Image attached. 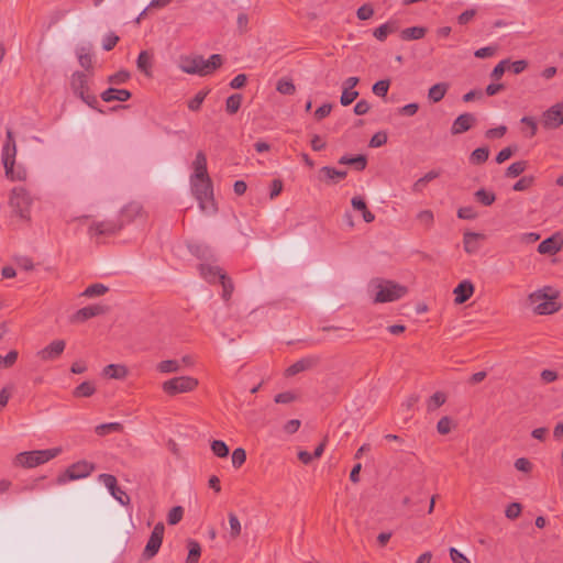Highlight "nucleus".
<instances>
[{
    "label": "nucleus",
    "instance_id": "9d476101",
    "mask_svg": "<svg viewBox=\"0 0 563 563\" xmlns=\"http://www.w3.org/2000/svg\"><path fill=\"white\" fill-rule=\"evenodd\" d=\"M73 91L89 107L95 108L97 97L89 93L88 78L84 73H74L70 79Z\"/></svg>",
    "mask_w": 563,
    "mask_h": 563
},
{
    "label": "nucleus",
    "instance_id": "f8f14e48",
    "mask_svg": "<svg viewBox=\"0 0 563 563\" xmlns=\"http://www.w3.org/2000/svg\"><path fill=\"white\" fill-rule=\"evenodd\" d=\"M544 130H556L563 125V102H555L541 114Z\"/></svg>",
    "mask_w": 563,
    "mask_h": 563
},
{
    "label": "nucleus",
    "instance_id": "6e6d98bb",
    "mask_svg": "<svg viewBox=\"0 0 563 563\" xmlns=\"http://www.w3.org/2000/svg\"><path fill=\"white\" fill-rule=\"evenodd\" d=\"M207 91H199L191 100L188 102V108L192 111L199 110L203 100L207 97Z\"/></svg>",
    "mask_w": 563,
    "mask_h": 563
},
{
    "label": "nucleus",
    "instance_id": "7ed1b4c3",
    "mask_svg": "<svg viewBox=\"0 0 563 563\" xmlns=\"http://www.w3.org/2000/svg\"><path fill=\"white\" fill-rule=\"evenodd\" d=\"M190 188L192 195L199 203L200 210L206 214L217 212V205L213 197V187L209 176L194 178L190 177Z\"/></svg>",
    "mask_w": 563,
    "mask_h": 563
},
{
    "label": "nucleus",
    "instance_id": "412c9836",
    "mask_svg": "<svg viewBox=\"0 0 563 563\" xmlns=\"http://www.w3.org/2000/svg\"><path fill=\"white\" fill-rule=\"evenodd\" d=\"M129 369L123 364H110L102 371V375L112 379H123L128 376Z\"/></svg>",
    "mask_w": 563,
    "mask_h": 563
},
{
    "label": "nucleus",
    "instance_id": "f3484780",
    "mask_svg": "<svg viewBox=\"0 0 563 563\" xmlns=\"http://www.w3.org/2000/svg\"><path fill=\"white\" fill-rule=\"evenodd\" d=\"M106 312V307L102 305H92L88 307H84L76 311L73 316L74 322H84L92 317L102 314Z\"/></svg>",
    "mask_w": 563,
    "mask_h": 563
},
{
    "label": "nucleus",
    "instance_id": "4d7b16f0",
    "mask_svg": "<svg viewBox=\"0 0 563 563\" xmlns=\"http://www.w3.org/2000/svg\"><path fill=\"white\" fill-rule=\"evenodd\" d=\"M232 465L234 467H240L246 460V453L242 448H238L232 453Z\"/></svg>",
    "mask_w": 563,
    "mask_h": 563
},
{
    "label": "nucleus",
    "instance_id": "c9c22d12",
    "mask_svg": "<svg viewBox=\"0 0 563 563\" xmlns=\"http://www.w3.org/2000/svg\"><path fill=\"white\" fill-rule=\"evenodd\" d=\"M474 196L484 206H490L496 200L495 194L486 189H478Z\"/></svg>",
    "mask_w": 563,
    "mask_h": 563
},
{
    "label": "nucleus",
    "instance_id": "09e8293b",
    "mask_svg": "<svg viewBox=\"0 0 563 563\" xmlns=\"http://www.w3.org/2000/svg\"><path fill=\"white\" fill-rule=\"evenodd\" d=\"M357 97H358L357 90L342 89L340 102L342 106L346 107V106L351 104Z\"/></svg>",
    "mask_w": 563,
    "mask_h": 563
},
{
    "label": "nucleus",
    "instance_id": "20e7f679",
    "mask_svg": "<svg viewBox=\"0 0 563 563\" xmlns=\"http://www.w3.org/2000/svg\"><path fill=\"white\" fill-rule=\"evenodd\" d=\"M368 292L375 302H390L400 299L407 292L402 285L390 280L375 279L368 284Z\"/></svg>",
    "mask_w": 563,
    "mask_h": 563
},
{
    "label": "nucleus",
    "instance_id": "ea45409f",
    "mask_svg": "<svg viewBox=\"0 0 563 563\" xmlns=\"http://www.w3.org/2000/svg\"><path fill=\"white\" fill-rule=\"evenodd\" d=\"M211 451L218 457H227L229 455V448L221 440L212 441V443H211Z\"/></svg>",
    "mask_w": 563,
    "mask_h": 563
},
{
    "label": "nucleus",
    "instance_id": "a18cd8bd",
    "mask_svg": "<svg viewBox=\"0 0 563 563\" xmlns=\"http://www.w3.org/2000/svg\"><path fill=\"white\" fill-rule=\"evenodd\" d=\"M109 494L122 506H128L131 501L129 495L118 486Z\"/></svg>",
    "mask_w": 563,
    "mask_h": 563
},
{
    "label": "nucleus",
    "instance_id": "4c0bfd02",
    "mask_svg": "<svg viewBox=\"0 0 563 563\" xmlns=\"http://www.w3.org/2000/svg\"><path fill=\"white\" fill-rule=\"evenodd\" d=\"M19 357V353L15 350L9 351L5 355H0V369L12 367Z\"/></svg>",
    "mask_w": 563,
    "mask_h": 563
},
{
    "label": "nucleus",
    "instance_id": "c756f323",
    "mask_svg": "<svg viewBox=\"0 0 563 563\" xmlns=\"http://www.w3.org/2000/svg\"><path fill=\"white\" fill-rule=\"evenodd\" d=\"M136 64L137 68L142 73H144L146 76H151L152 59L147 52L143 51L139 54Z\"/></svg>",
    "mask_w": 563,
    "mask_h": 563
},
{
    "label": "nucleus",
    "instance_id": "2eb2a0df",
    "mask_svg": "<svg viewBox=\"0 0 563 563\" xmlns=\"http://www.w3.org/2000/svg\"><path fill=\"white\" fill-rule=\"evenodd\" d=\"M485 240L483 233L466 231L463 234V249L467 254H476L482 247V243Z\"/></svg>",
    "mask_w": 563,
    "mask_h": 563
},
{
    "label": "nucleus",
    "instance_id": "39448f33",
    "mask_svg": "<svg viewBox=\"0 0 563 563\" xmlns=\"http://www.w3.org/2000/svg\"><path fill=\"white\" fill-rule=\"evenodd\" d=\"M63 448L56 446L45 450L25 451L16 454L13 459L15 466L33 468L45 464L62 454Z\"/></svg>",
    "mask_w": 563,
    "mask_h": 563
},
{
    "label": "nucleus",
    "instance_id": "e433bc0d",
    "mask_svg": "<svg viewBox=\"0 0 563 563\" xmlns=\"http://www.w3.org/2000/svg\"><path fill=\"white\" fill-rule=\"evenodd\" d=\"M489 150L487 147H478L474 150L470 156V162L474 165L482 164L487 161Z\"/></svg>",
    "mask_w": 563,
    "mask_h": 563
},
{
    "label": "nucleus",
    "instance_id": "aec40b11",
    "mask_svg": "<svg viewBox=\"0 0 563 563\" xmlns=\"http://www.w3.org/2000/svg\"><path fill=\"white\" fill-rule=\"evenodd\" d=\"M131 98V92L126 89L108 88L101 93L104 102L126 101Z\"/></svg>",
    "mask_w": 563,
    "mask_h": 563
},
{
    "label": "nucleus",
    "instance_id": "774afa93",
    "mask_svg": "<svg viewBox=\"0 0 563 563\" xmlns=\"http://www.w3.org/2000/svg\"><path fill=\"white\" fill-rule=\"evenodd\" d=\"M508 65H509V60H507V59L499 62L494 67L493 71H492V77L495 79H499L506 71V68L508 67Z\"/></svg>",
    "mask_w": 563,
    "mask_h": 563
},
{
    "label": "nucleus",
    "instance_id": "680f3d73",
    "mask_svg": "<svg viewBox=\"0 0 563 563\" xmlns=\"http://www.w3.org/2000/svg\"><path fill=\"white\" fill-rule=\"evenodd\" d=\"M297 398L296 393L294 391H284L280 394H277L274 398L275 402L277 404H289L294 401Z\"/></svg>",
    "mask_w": 563,
    "mask_h": 563
},
{
    "label": "nucleus",
    "instance_id": "c85d7f7f",
    "mask_svg": "<svg viewBox=\"0 0 563 563\" xmlns=\"http://www.w3.org/2000/svg\"><path fill=\"white\" fill-rule=\"evenodd\" d=\"M156 369L162 374H170L180 371V363L176 360H165L156 365Z\"/></svg>",
    "mask_w": 563,
    "mask_h": 563
},
{
    "label": "nucleus",
    "instance_id": "052dcab7",
    "mask_svg": "<svg viewBox=\"0 0 563 563\" xmlns=\"http://www.w3.org/2000/svg\"><path fill=\"white\" fill-rule=\"evenodd\" d=\"M130 74L126 70H120L111 76H109L108 81L110 84H124L129 80Z\"/></svg>",
    "mask_w": 563,
    "mask_h": 563
},
{
    "label": "nucleus",
    "instance_id": "72a5a7b5",
    "mask_svg": "<svg viewBox=\"0 0 563 563\" xmlns=\"http://www.w3.org/2000/svg\"><path fill=\"white\" fill-rule=\"evenodd\" d=\"M96 393V387L91 382H84L74 389L75 397H90Z\"/></svg>",
    "mask_w": 563,
    "mask_h": 563
},
{
    "label": "nucleus",
    "instance_id": "4be33fe9",
    "mask_svg": "<svg viewBox=\"0 0 563 563\" xmlns=\"http://www.w3.org/2000/svg\"><path fill=\"white\" fill-rule=\"evenodd\" d=\"M192 174L190 177L195 179L198 177L209 176L207 172V157L202 152H198L195 161L192 162Z\"/></svg>",
    "mask_w": 563,
    "mask_h": 563
},
{
    "label": "nucleus",
    "instance_id": "bf43d9fd",
    "mask_svg": "<svg viewBox=\"0 0 563 563\" xmlns=\"http://www.w3.org/2000/svg\"><path fill=\"white\" fill-rule=\"evenodd\" d=\"M526 169V163L525 162H515L507 168V176L516 177L519 176L521 173H523Z\"/></svg>",
    "mask_w": 563,
    "mask_h": 563
},
{
    "label": "nucleus",
    "instance_id": "79ce46f5",
    "mask_svg": "<svg viewBox=\"0 0 563 563\" xmlns=\"http://www.w3.org/2000/svg\"><path fill=\"white\" fill-rule=\"evenodd\" d=\"M242 103V96L239 93L232 95L227 99L225 109L229 113H235Z\"/></svg>",
    "mask_w": 563,
    "mask_h": 563
},
{
    "label": "nucleus",
    "instance_id": "6ab92c4d",
    "mask_svg": "<svg viewBox=\"0 0 563 563\" xmlns=\"http://www.w3.org/2000/svg\"><path fill=\"white\" fill-rule=\"evenodd\" d=\"M474 292V286L470 280L461 282L453 290L454 301L457 305H461L468 300Z\"/></svg>",
    "mask_w": 563,
    "mask_h": 563
},
{
    "label": "nucleus",
    "instance_id": "a19ab883",
    "mask_svg": "<svg viewBox=\"0 0 563 563\" xmlns=\"http://www.w3.org/2000/svg\"><path fill=\"white\" fill-rule=\"evenodd\" d=\"M98 482L101 483L109 493L118 486L117 478L113 475L107 473L100 474L98 476Z\"/></svg>",
    "mask_w": 563,
    "mask_h": 563
},
{
    "label": "nucleus",
    "instance_id": "49530a36",
    "mask_svg": "<svg viewBox=\"0 0 563 563\" xmlns=\"http://www.w3.org/2000/svg\"><path fill=\"white\" fill-rule=\"evenodd\" d=\"M276 89L278 92H280L283 95H292L296 90V87L292 84V81H290L288 79H280L277 82Z\"/></svg>",
    "mask_w": 563,
    "mask_h": 563
},
{
    "label": "nucleus",
    "instance_id": "2f4dec72",
    "mask_svg": "<svg viewBox=\"0 0 563 563\" xmlns=\"http://www.w3.org/2000/svg\"><path fill=\"white\" fill-rule=\"evenodd\" d=\"M121 430L122 424L120 422L101 423L95 428V432L100 437H103L112 432H120Z\"/></svg>",
    "mask_w": 563,
    "mask_h": 563
},
{
    "label": "nucleus",
    "instance_id": "a211bd4d",
    "mask_svg": "<svg viewBox=\"0 0 563 563\" xmlns=\"http://www.w3.org/2000/svg\"><path fill=\"white\" fill-rule=\"evenodd\" d=\"M476 119L472 113H463L459 115L451 128L452 134H461L468 131L475 123Z\"/></svg>",
    "mask_w": 563,
    "mask_h": 563
},
{
    "label": "nucleus",
    "instance_id": "4468645a",
    "mask_svg": "<svg viewBox=\"0 0 563 563\" xmlns=\"http://www.w3.org/2000/svg\"><path fill=\"white\" fill-rule=\"evenodd\" d=\"M65 347L66 342L64 340H54L37 352V357L44 362L57 360L63 354Z\"/></svg>",
    "mask_w": 563,
    "mask_h": 563
},
{
    "label": "nucleus",
    "instance_id": "1a4fd4ad",
    "mask_svg": "<svg viewBox=\"0 0 563 563\" xmlns=\"http://www.w3.org/2000/svg\"><path fill=\"white\" fill-rule=\"evenodd\" d=\"M32 198L30 194L23 188H15L12 190L10 198V206L13 212L21 219H29Z\"/></svg>",
    "mask_w": 563,
    "mask_h": 563
},
{
    "label": "nucleus",
    "instance_id": "f03ea898",
    "mask_svg": "<svg viewBox=\"0 0 563 563\" xmlns=\"http://www.w3.org/2000/svg\"><path fill=\"white\" fill-rule=\"evenodd\" d=\"M560 291L552 286H544L529 295V305L538 314H551L561 309Z\"/></svg>",
    "mask_w": 563,
    "mask_h": 563
},
{
    "label": "nucleus",
    "instance_id": "f704fd0d",
    "mask_svg": "<svg viewBox=\"0 0 563 563\" xmlns=\"http://www.w3.org/2000/svg\"><path fill=\"white\" fill-rule=\"evenodd\" d=\"M228 518H229V526H230L229 537H230V539H236L241 534L242 525H241L239 518L236 517V515L233 512H230Z\"/></svg>",
    "mask_w": 563,
    "mask_h": 563
},
{
    "label": "nucleus",
    "instance_id": "cd10ccee",
    "mask_svg": "<svg viewBox=\"0 0 563 563\" xmlns=\"http://www.w3.org/2000/svg\"><path fill=\"white\" fill-rule=\"evenodd\" d=\"M439 176L440 172L438 170L428 172L427 174H424L422 177L415 181V184L412 185V191L421 192L429 181L438 178Z\"/></svg>",
    "mask_w": 563,
    "mask_h": 563
},
{
    "label": "nucleus",
    "instance_id": "37998d69",
    "mask_svg": "<svg viewBox=\"0 0 563 563\" xmlns=\"http://www.w3.org/2000/svg\"><path fill=\"white\" fill-rule=\"evenodd\" d=\"M107 290L108 288L103 284H93L84 290L82 296L97 297L103 295Z\"/></svg>",
    "mask_w": 563,
    "mask_h": 563
},
{
    "label": "nucleus",
    "instance_id": "a878e982",
    "mask_svg": "<svg viewBox=\"0 0 563 563\" xmlns=\"http://www.w3.org/2000/svg\"><path fill=\"white\" fill-rule=\"evenodd\" d=\"M449 89V85L445 82H439L433 85L428 90V98L432 102H439L442 100Z\"/></svg>",
    "mask_w": 563,
    "mask_h": 563
},
{
    "label": "nucleus",
    "instance_id": "473e14b6",
    "mask_svg": "<svg viewBox=\"0 0 563 563\" xmlns=\"http://www.w3.org/2000/svg\"><path fill=\"white\" fill-rule=\"evenodd\" d=\"M416 219L418 223L427 229L431 228L434 223V214L430 209L420 210Z\"/></svg>",
    "mask_w": 563,
    "mask_h": 563
},
{
    "label": "nucleus",
    "instance_id": "e2e57ef3",
    "mask_svg": "<svg viewBox=\"0 0 563 563\" xmlns=\"http://www.w3.org/2000/svg\"><path fill=\"white\" fill-rule=\"evenodd\" d=\"M449 554L453 563H471V561L455 548H450Z\"/></svg>",
    "mask_w": 563,
    "mask_h": 563
},
{
    "label": "nucleus",
    "instance_id": "3c124183",
    "mask_svg": "<svg viewBox=\"0 0 563 563\" xmlns=\"http://www.w3.org/2000/svg\"><path fill=\"white\" fill-rule=\"evenodd\" d=\"M477 216L476 210L471 206L462 207L457 210V217L463 220H474Z\"/></svg>",
    "mask_w": 563,
    "mask_h": 563
},
{
    "label": "nucleus",
    "instance_id": "58836bf2",
    "mask_svg": "<svg viewBox=\"0 0 563 563\" xmlns=\"http://www.w3.org/2000/svg\"><path fill=\"white\" fill-rule=\"evenodd\" d=\"M445 400H446V397L443 393H441V391L434 393L428 400V405H427L428 410L433 411V410L438 409L445 402Z\"/></svg>",
    "mask_w": 563,
    "mask_h": 563
},
{
    "label": "nucleus",
    "instance_id": "864d4df0",
    "mask_svg": "<svg viewBox=\"0 0 563 563\" xmlns=\"http://www.w3.org/2000/svg\"><path fill=\"white\" fill-rule=\"evenodd\" d=\"M515 468L522 473H530L533 468V464L526 457H519L515 461Z\"/></svg>",
    "mask_w": 563,
    "mask_h": 563
},
{
    "label": "nucleus",
    "instance_id": "9b49d317",
    "mask_svg": "<svg viewBox=\"0 0 563 563\" xmlns=\"http://www.w3.org/2000/svg\"><path fill=\"white\" fill-rule=\"evenodd\" d=\"M199 271H200V275L209 283L220 282L223 287V297L224 298L230 297V295L232 292V286L229 283V280H227L225 275L222 273V271L218 266L208 264V263H203L200 265Z\"/></svg>",
    "mask_w": 563,
    "mask_h": 563
},
{
    "label": "nucleus",
    "instance_id": "b1692460",
    "mask_svg": "<svg viewBox=\"0 0 563 563\" xmlns=\"http://www.w3.org/2000/svg\"><path fill=\"white\" fill-rule=\"evenodd\" d=\"M316 363V360L313 357H306L297 361L296 363L291 364L289 367H287L285 374L287 376H294L300 372H303L310 367H312Z\"/></svg>",
    "mask_w": 563,
    "mask_h": 563
},
{
    "label": "nucleus",
    "instance_id": "f257e3e1",
    "mask_svg": "<svg viewBox=\"0 0 563 563\" xmlns=\"http://www.w3.org/2000/svg\"><path fill=\"white\" fill-rule=\"evenodd\" d=\"M223 58L213 54L205 59L199 55H184L179 57L178 67L183 73L189 75L208 76L222 65Z\"/></svg>",
    "mask_w": 563,
    "mask_h": 563
},
{
    "label": "nucleus",
    "instance_id": "7c9ffc66",
    "mask_svg": "<svg viewBox=\"0 0 563 563\" xmlns=\"http://www.w3.org/2000/svg\"><path fill=\"white\" fill-rule=\"evenodd\" d=\"M201 555L200 544L195 540L188 541V556L186 563H198Z\"/></svg>",
    "mask_w": 563,
    "mask_h": 563
},
{
    "label": "nucleus",
    "instance_id": "de8ad7c7",
    "mask_svg": "<svg viewBox=\"0 0 563 563\" xmlns=\"http://www.w3.org/2000/svg\"><path fill=\"white\" fill-rule=\"evenodd\" d=\"M183 515H184L183 507H180V506L173 507L169 510L168 516H167L168 523L173 525V526L177 525L181 520Z\"/></svg>",
    "mask_w": 563,
    "mask_h": 563
},
{
    "label": "nucleus",
    "instance_id": "ddd939ff",
    "mask_svg": "<svg viewBox=\"0 0 563 563\" xmlns=\"http://www.w3.org/2000/svg\"><path fill=\"white\" fill-rule=\"evenodd\" d=\"M165 527L162 522L155 525L150 539L144 549V555L147 558H153L159 550L163 537H164Z\"/></svg>",
    "mask_w": 563,
    "mask_h": 563
},
{
    "label": "nucleus",
    "instance_id": "13d9d810",
    "mask_svg": "<svg viewBox=\"0 0 563 563\" xmlns=\"http://www.w3.org/2000/svg\"><path fill=\"white\" fill-rule=\"evenodd\" d=\"M520 514H521V505L519 503L509 504L505 510V516L511 520L518 518L520 516Z\"/></svg>",
    "mask_w": 563,
    "mask_h": 563
},
{
    "label": "nucleus",
    "instance_id": "69168bd1",
    "mask_svg": "<svg viewBox=\"0 0 563 563\" xmlns=\"http://www.w3.org/2000/svg\"><path fill=\"white\" fill-rule=\"evenodd\" d=\"M452 422L449 417H443L438 421L437 429L441 434H446L451 431Z\"/></svg>",
    "mask_w": 563,
    "mask_h": 563
},
{
    "label": "nucleus",
    "instance_id": "0e129e2a",
    "mask_svg": "<svg viewBox=\"0 0 563 563\" xmlns=\"http://www.w3.org/2000/svg\"><path fill=\"white\" fill-rule=\"evenodd\" d=\"M374 9L369 4L360 7L356 11V15L360 20H368L373 16Z\"/></svg>",
    "mask_w": 563,
    "mask_h": 563
},
{
    "label": "nucleus",
    "instance_id": "5701e85b",
    "mask_svg": "<svg viewBox=\"0 0 563 563\" xmlns=\"http://www.w3.org/2000/svg\"><path fill=\"white\" fill-rule=\"evenodd\" d=\"M398 30V24L395 20H388L386 23L379 25L374 30V36L378 41H385L387 36Z\"/></svg>",
    "mask_w": 563,
    "mask_h": 563
},
{
    "label": "nucleus",
    "instance_id": "603ef678",
    "mask_svg": "<svg viewBox=\"0 0 563 563\" xmlns=\"http://www.w3.org/2000/svg\"><path fill=\"white\" fill-rule=\"evenodd\" d=\"M339 162L341 164H357L360 169H363L366 166V159L363 155H357L355 157L342 156Z\"/></svg>",
    "mask_w": 563,
    "mask_h": 563
},
{
    "label": "nucleus",
    "instance_id": "393cba45",
    "mask_svg": "<svg viewBox=\"0 0 563 563\" xmlns=\"http://www.w3.org/2000/svg\"><path fill=\"white\" fill-rule=\"evenodd\" d=\"M320 178L327 183L335 181L336 179H342L346 176L345 170L335 169L330 166H324L319 170Z\"/></svg>",
    "mask_w": 563,
    "mask_h": 563
},
{
    "label": "nucleus",
    "instance_id": "6e6552de",
    "mask_svg": "<svg viewBox=\"0 0 563 563\" xmlns=\"http://www.w3.org/2000/svg\"><path fill=\"white\" fill-rule=\"evenodd\" d=\"M199 385V380L189 375H181L169 378L162 384V389L168 396L186 394L194 391Z\"/></svg>",
    "mask_w": 563,
    "mask_h": 563
},
{
    "label": "nucleus",
    "instance_id": "338daca9",
    "mask_svg": "<svg viewBox=\"0 0 563 563\" xmlns=\"http://www.w3.org/2000/svg\"><path fill=\"white\" fill-rule=\"evenodd\" d=\"M387 142V135L384 132H378L374 134L369 141V146L372 147H380Z\"/></svg>",
    "mask_w": 563,
    "mask_h": 563
},
{
    "label": "nucleus",
    "instance_id": "423d86ee",
    "mask_svg": "<svg viewBox=\"0 0 563 563\" xmlns=\"http://www.w3.org/2000/svg\"><path fill=\"white\" fill-rule=\"evenodd\" d=\"M1 154L5 176L11 180H24L26 178V170L22 167L15 168L16 146L10 129L7 130V141L2 146Z\"/></svg>",
    "mask_w": 563,
    "mask_h": 563
},
{
    "label": "nucleus",
    "instance_id": "dca6fc26",
    "mask_svg": "<svg viewBox=\"0 0 563 563\" xmlns=\"http://www.w3.org/2000/svg\"><path fill=\"white\" fill-rule=\"evenodd\" d=\"M563 247V238L560 234H554L543 240L538 245L540 254H555Z\"/></svg>",
    "mask_w": 563,
    "mask_h": 563
},
{
    "label": "nucleus",
    "instance_id": "bb28decb",
    "mask_svg": "<svg viewBox=\"0 0 563 563\" xmlns=\"http://www.w3.org/2000/svg\"><path fill=\"white\" fill-rule=\"evenodd\" d=\"M427 33V29L423 26L407 27L401 31L400 37L404 41H413L422 38Z\"/></svg>",
    "mask_w": 563,
    "mask_h": 563
},
{
    "label": "nucleus",
    "instance_id": "0eeeda50",
    "mask_svg": "<svg viewBox=\"0 0 563 563\" xmlns=\"http://www.w3.org/2000/svg\"><path fill=\"white\" fill-rule=\"evenodd\" d=\"M95 470V463L87 460H79L70 464L64 472L58 474L56 477V484L63 486L74 481L87 478L93 473Z\"/></svg>",
    "mask_w": 563,
    "mask_h": 563
},
{
    "label": "nucleus",
    "instance_id": "c03bdc74",
    "mask_svg": "<svg viewBox=\"0 0 563 563\" xmlns=\"http://www.w3.org/2000/svg\"><path fill=\"white\" fill-rule=\"evenodd\" d=\"M390 81L388 79L378 80L373 85L372 91L378 97H385L389 90Z\"/></svg>",
    "mask_w": 563,
    "mask_h": 563
},
{
    "label": "nucleus",
    "instance_id": "5fc2aeb1",
    "mask_svg": "<svg viewBox=\"0 0 563 563\" xmlns=\"http://www.w3.org/2000/svg\"><path fill=\"white\" fill-rule=\"evenodd\" d=\"M118 42H119V36L115 35L113 32H110V33L106 34L102 38V48L104 51H110L117 45Z\"/></svg>",
    "mask_w": 563,
    "mask_h": 563
},
{
    "label": "nucleus",
    "instance_id": "8fccbe9b",
    "mask_svg": "<svg viewBox=\"0 0 563 563\" xmlns=\"http://www.w3.org/2000/svg\"><path fill=\"white\" fill-rule=\"evenodd\" d=\"M520 122L526 124L529 129L527 136L532 137L537 134L538 123L533 117H529V115L522 117Z\"/></svg>",
    "mask_w": 563,
    "mask_h": 563
}]
</instances>
